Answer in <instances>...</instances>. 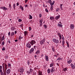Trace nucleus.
<instances>
[{
    "label": "nucleus",
    "mask_w": 75,
    "mask_h": 75,
    "mask_svg": "<svg viewBox=\"0 0 75 75\" xmlns=\"http://www.w3.org/2000/svg\"><path fill=\"white\" fill-rule=\"evenodd\" d=\"M53 41L54 42H55V43H56V44H58L59 42V40L57 39H53Z\"/></svg>",
    "instance_id": "1"
},
{
    "label": "nucleus",
    "mask_w": 75,
    "mask_h": 75,
    "mask_svg": "<svg viewBox=\"0 0 75 75\" xmlns=\"http://www.w3.org/2000/svg\"><path fill=\"white\" fill-rule=\"evenodd\" d=\"M18 72H20V73L21 72L22 73L24 71V69L23 67L21 68L20 69L18 70Z\"/></svg>",
    "instance_id": "2"
},
{
    "label": "nucleus",
    "mask_w": 75,
    "mask_h": 75,
    "mask_svg": "<svg viewBox=\"0 0 75 75\" xmlns=\"http://www.w3.org/2000/svg\"><path fill=\"white\" fill-rule=\"evenodd\" d=\"M30 44L32 45H33L34 44H35L36 43V42H35L34 40H32L30 42Z\"/></svg>",
    "instance_id": "3"
},
{
    "label": "nucleus",
    "mask_w": 75,
    "mask_h": 75,
    "mask_svg": "<svg viewBox=\"0 0 75 75\" xmlns=\"http://www.w3.org/2000/svg\"><path fill=\"white\" fill-rule=\"evenodd\" d=\"M45 42V39H44L43 40H42L40 42V43L41 45H42L44 44V43Z\"/></svg>",
    "instance_id": "4"
},
{
    "label": "nucleus",
    "mask_w": 75,
    "mask_h": 75,
    "mask_svg": "<svg viewBox=\"0 0 75 75\" xmlns=\"http://www.w3.org/2000/svg\"><path fill=\"white\" fill-rule=\"evenodd\" d=\"M10 73V69H8L6 71V73L8 75Z\"/></svg>",
    "instance_id": "5"
},
{
    "label": "nucleus",
    "mask_w": 75,
    "mask_h": 75,
    "mask_svg": "<svg viewBox=\"0 0 75 75\" xmlns=\"http://www.w3.org/2000/svg\"><path fill=\"white\" fill-rule=\"evenodd\" d=\"M27 47L28 48H31V45H30V44L29 43H28L27 45Z\"/></svg>",
    "instance_id": "6"
},
{
    "label": "nucleus",
    "mask_w": 75,
    "mask_h": 75,
    "mask_svg": "<svg viewBox=\"0 0 75 75\" xmlns=\"http://www.w3.org/2000/svg\"><path fill=\"white\" fill-rule=\"evenodd\" d=\"M33 51H34V48H32L30 50L29 53L31 54V53H32Z\"/></svg>",
    "instance_id": "7"
},
{
    "label": "nucleus",
    "mask_w": 75,
    "mask_h": 75,
    "mask_svg": "<svg viewBox=\"0 0 75 75\" xmlns=\"http://www.w3.org/2000/svg\"><path fill=\"white\" fill-rule=\"evenodd\" d=\"M4 65L5 66V71H6V70L7 69V65L6 64H4Z\"/></svg>",
    "instance_id": "8"
},
{
    "label": "nucleus",
    "mask_w": 75,
    "mask_h": 75,
    "mask_svg": "<svg viewBox=\"0 0 75 75\" xmlns=\"http://www.w3.org/2000/svg\"><path fill=\"white\" fill-rule=\"evenodd\" d=\"M70 28L71 29H74V25L73 24H71Z\"/></svg>",
    "instance_id": "9"
},
{
    "label": "nucleus",
    "mask_w": 75,
    "mask_h": 75,
    "mask_svg": "<svg viewBox=\"0 0 75 75\" xmlns=\"http://www.w3.org/2000/svg\"><path fill=\"white\" fill-rule=\"evenodd\" d=\"M45 58L46 61H48V56H45Z\"/></svg>",
    "instance_id": "10"
},
{
    "label": "nucleus",
    "mask_w": 75,
    "mask_h": 75,
    "mask_svg": "<svg viewBox=\"0 0 75 75\" xmlns=\"http://www.w3.org/2000/svg\"><path fill=\"white\" fill-rule=\"evenodd\" d=\"M59 17H60V16H59V15L58 16H56L55 17L56 20H58V19L59 18Z\"/></svg>",
    "instance_id": "11"
},
{
    "label": "nucleus",
    "mask_w": 75,
    "mask_h": 75,
    "mask_svg": "<svg viewBox=\"0 0 75 75\" xmlns=\"http://www.w3.org/2000/svg\"><path fill=\"white\" fill-rule=\"evenodd\" d=\"M54 71V67H52V69H51V72L52 73Z\"/></svg>",
    "instance_id": "12"
},
{
    "label": "nucleus",
    "mask_w": 75,
    "mask_h": 75,
    "mask_svg": "<svg viewBox=\"0 0 75 75\" xmlns=\"http://www.w3.org/2000/svg\"><path fill=\"white\" fill-rule=\"evenodd\" d=\"M51 48L52 49L53 51V52H54V51H55V49L54 48V47L52 46L51 47Z\"/></svg>",
    "instance_id": "13"
},
{
    "label": "nucleus",
    "mask_w": 75,
    "mask_h": 75,
    "mask_svg": "<svg viewBox=\"0 0 75 75\" xmlns=\"http://www.w3.org/2000/svg\"><path fill=\"white\" fill-rule=\"evenodd\" d=\"M48 2L50 4V5H51V4H52V1H51V0H50L48 1Z\"/></svg>",
    "instance_id": "14"
},
{
    "label": "nucleus",
    "mask_w": 75,
    "mask_h": 75,
    "mask_svg": "<svg viewBox=\"0 0 75 75\" xmlns=\"http://www.w3.org/2000/svg\"><path fill=\"white\" fill-rule=\"evenodd\" d=\"M71 66L72 67V68H73V69H74V68H75V67H74V66L73 64H71Z\"/></svg>",
    "instance_id": "15"
},
{
    "label": "nucleus",
    "mask_w": 75,
    "mask_h": 75,
    "mask_svg": "<svg viewBox=\"0 0 75 75\" xmlns=\"http://www.w3.org/2000/svg\"><path fill=\"white\" fill-rule=\"evenodd\" d=\"M62 58H58L57 59V60H62Z\"/></svg>",
    "instance_id": "16"
},
{
    "label": "nucleus",
    "mask_w": 75,
    "mask_h": 75,
    "mask_svg": "<svg viewBox=\"0 0 75 75\" xmlns=\"http://www.w3.org/2000/svg\"><path fill=\"white\" fill-rule=\"evenodd\" d=\"M50 20H53V19H54V17L52 16V17H51L50 18Z\"/></svg>",
    "instance_id": "17"
},
{
    "label": "nucleus",
    "mask_w": 75,
    "mask_h": 75,
    "mask_svg": "<svg viewBox=\"0 0 75 75\" xmlns=\"http://www.w3.org/2000/svg\"><path fill=\"white\" fill-rule=\"evenodd\" d=\"M14 29H15V28H14V27H12L11 28V30H12V31L14 30Z\"/></svg>",
    "instance_id": "18"
},
{
    "label": "nucleus",
    "mask_w": 75,
    "mask_h": 75,
    "mask_svg": "<svg viewBox=\"0 0 75 75\" xmlns=\"http://www.w3.org/2000/svg\"><path fill=\"white\" fill-rule=\"evenodd\" d=\"M58 26H59V27H62V25L59 23L58 24Z\"/></svg>",
    "instance_id": "19"
},
{
    "label": "nucleus",
    "mask_w": 75,
    "mask_h": 75,
    "mask_svg": "<svg viewBox=\"0 0 75 75\" xmlns=\"http://www.w3.org/2000/svg\"><path fill=\"white\" fill-rule=\"evenodd\" d=\"M20 8L21 10H24V9H23V7H22V6H20Z\"/></svg>",
    "instance_id": "20"
},
{
    "label": "nucleus",
    "mask_w": 75,
    "mask_h": 75,
    "mask_svg": "<svg viewBox=\"0 0 75 75\" xmlns=\"http://www.w3.org/2000/svg\"><path fill=\"white\" fill-rule=\"evenodd\" d=\"M71 62H72V60H70L68 62H67L68 64H70Z\"/></svg>",
    "instance_id": "21"
},
{
    "label": "nucleus",
    "mask_w": 75,
    "mask_h": 75,
    "mask_svg": "<svg viewBox=\"0 0 75 75\" xmlns=\"http://www.w3.org/2000/svg\"><path fill=\"white\" fill-rule=\"evenodd\" d=\"M29 19H32L33 18V17H32V16L31 15H29Z\"/></svg>",
    "instance_id": "22"
},
{
    "label": "nucleus",
    "mask_w": 75,
    "mask_h": 75,
    "mask_svg": "<svg viewBox=\"0 0 75 75\" xmlns=\"http://www.w3.org/2000/svg\"><path fill=\"white\" fill-rule=\"evenodd\" d=\"M24 34H25V36L28 33L27 31H25L24 32Z\"/></svg>",
    "instance_id": "23"
},
{
    "label": "nucleus",
    "mask_w": 75,
    "mask_h": 75,
    "mask_svg": "<svg viewBox=\"0 0 75 75\" xmlns=\"http://www.w3.org/2000/svg\"><path fill=\"white\" fill-rule=\"evenodd\" d=\"M30 72L32 74V72H33V69H30Z\"/></svg>",
    "instance_id": "24"
},
{
    "label": "nucleus",
    "mask_w": 75,
    "mask_h": 75,
    "mask_svg": "<svg viewBox=\"0 0 75 75\" xmlns=\"http://www.w3.org/2000/svg\"><path fill=\"white\" fill-rule=\"evenodd\" d=\"M66 43L67 44L68 47V48H69V43L68 42H66Z\"/></svg>",
    "instance_id": "25"
},
{
    "label": "nucleus",
    "mask_w": 75,
    "mask_h": 75,
    "mask_svg": "<svg viewBox=\"0 0 75 75\" xmlns=\"http://www.w3.org/2000/svg\"><path fill=\"white\" fill-rule=\"evenodd\" d=\"M4 10H8V8L6 7H4Z\"/></svg>",
    "instance_id": "26"
},
{
    "label": "nucleus",
    "mask_w": 75,
    "mask_h": 75,
    "mask_svg": "<svg viewBox=\"0 0 75 75\" xmlns=\"http://www.w3.org/2000/svg\"><path fill=\"white\" fill-rule=\"evenodd\" d=\"M63 70L64 71V72H65V71H67V68H64V69Z\"/></svg>",
    "instance_id": "27"
},
{
    "label": "nucleus",
    "mask_w": 75,
    "mask_h": 75,
    "mask_svg": "<svg viewBox=\"0 0 75 75\" xmlns=\"http://www.w3.org/2000/svg\"><path fill=\"white\" fill-rule=\"evenodd\" d=\"M44 28H47V25H44Z\"/></svg>",
    "instance_id": "28"
},
{
    "label": "nucleus",
    "mask_w": 75,
    "mask_h": 75,
    "mask_svg": "<svg viewBox=\"0 0 75 75\" xmlns=\"http://www.w3.org/2000/svg\"><path fill=\"white\" fill-rule=\"evenodd\" d=\"M40 53V51L39 50H38L36 52V54H39Z\"/></svg>",
    "instance_id": "29"
},
{
    "label": "nucleus",
    "mask_w": 75,
    "mask_h": 75,
    "mask_svg": "<svg viewBox=\"0 0 75 75\" xmlns=\"http://www.w3.org/2000/svg\"><path fill=\"white\" fill-rule=\"evenodd\" d=\"M14 35V32H12L11 33V36H13Z\"/></svg>",
    "instance_id": "30"
},
{
    "label": "nucleus",
    "mask_w": 75,
    "mask_h": 75,
    "mask_svg": "<svg viewBox=\"0 0 75 75\" xmlns=\"http://www.w3.org/2000/svg\"><path fill=\"white\" fill-rule=\"evenodd\" d=\"M47 72L48 74H49V73H50V69H48Z\"/></svg>",
    "instance_id": "31"
},
{
    "label": "nucleus",
    "mask_w": 75,
    "mask_h": 75,
    "mask_svg": "<svg viewBox=\"0 0 75 75\" xmlns=\"http://www.w3.org/2000/svg\"><path fill=\"white\" fill-rule=\"evenodd\" d=\"M50 9L51 10H53V6H52L51 7Z\"/></svg>",
    "instance_id": "32"
},
{
    "label": "nucleus",
    "mask_w": 75,
    "mask_h": 75,
    "mask_svg": "<svg viewBox=\"0 0 75 75\" xmlns=\"http://www.w3.org/2000/svg\"><path fill=\"white\" fill-rule=\"evenodd\" d=\"M13 6L14 8V9H15V8H16V4H13Z\"/></svg>",
    "instance_id": "33"
},
{
    "label": "nucleus",
    "mask_w": 75,
    "mask_h": 75,
    "mask_svg": "<svg viewBox=\"0 0 75 75\" xmlns=\"http://www.w3.org/2000/svg\"><path fill=\"white\" fill-rule=\"evenodd\" d=\"M2 41H3V40H4V36H3L2 38Z\"/></svg>",
    "instance_id": "34"
},
{
    "label": "nucleus",
    "mask_w": 75,
    "mask_h": 75,
    "mask_svg": "<svg viewBox=\"0 0 75 75\" xmlns=\"http://www.w3.org/2000/svg\"><path fill=\"white\" fill-rule=\"evenodd\" d=\"M57 34L58 35H59V37L60 36H61V35L60 33H58Z\"/></svg>",
    "instance_id": "35"
},
{
    "label": "nucleus",
    "mask_w": 75,
    "mask_h": 75,
    "mask_svg": "<svg viewBox=\"0 0 75 75\" xmlns=\"http://www.w3.org/2000/svg\"><path fill=\"white\" fill-rule=\"evenodd\" d=\"M42 19H41L40 20V23L42 24Z\"/></svg>",
    "instance_id": "36"
},
{
    "label": "nucleus",
    "mask_w": 75,
    "mask_h": 75,
    "mask_svg": "<svg viewBox=\"0 0 75 75\" xmlns=\"http://www.w3.org/2000/svg\"><path fill=\"white\" fill-rule=\"evenodd\" d=\"M45 10L46 12H47V13H48V10H47V8H45Z\"/></svg>",
    "instance_id": "37"
},
{
    "label": "nucleus",
    "mask_w": 75,
    "mask_h": 75,
    "mask_svg": "<svg viewBox=\"0 0 75 75\" xmlns=\"http://www.w3.org/2000/svg\"><path fill=\"white\" fill-rule=\"evenodd\" d=\"M2 44L3 45H4V42L3 41L2 43Z\"/></svg>",
    "instance_id": "38"
},
{
    "label": "nucleus",
    "mask_w": 75,
    "mask_h": 75,
    "mask_svg": "<svg viewBox=\"0 0 75 75\" xmlns=\"http://www.w3.org/2000/svg\"><path fill=\"white\" fill-rule=\"evenodd\" d=\"M52 66H53V64H50V67H52Z\"/></svg>",
    "instance_id": "39"
},
{
    "label": "nucleus",
    "mask_w": 75,
    "mask_h": 75,
    "mask_svg": "<svg viewBox=\"0 0 75 75\" xmlns=\"http://www.w3.org/2000/svg\"><path fill=\"white\" fill-rule=\"evenodd\" d=\"M22 21V20L20 19H19L18 20L19 22H21V21Z\"/></svg>",
    "instance_id": "40"
},
{
    "label": "nucleus",
    "mask_w": 75,
    "mask_h": 75,
    "mask_svg": "<svg viewBox=\"0 0 75 75\" xmlns=\"http://www.w3.org/2000/svg\"><path fill=\"white\" fill-rule=\"evenodd\" d=\"M5 50V48H4V47H3V48H2V51H4Z\"/></svg>",
    "instance_id": "41"
},
{
    "label": "nucleus",
    "mask_w": 75,
    "mask_h": 75,
    "mask_svg": "<svg viewBox=\"0 0 75 75\" xmlns=\"http://www.w3.org/2000/svg\"><path fill=\"white\" fill-rule=\"evenodd\" d=\"M4 7H0V8H1V9H3V10H4Z\"/></svg>",
    "instance_id": "42"
},
{
    "label": "nucleus",
    "mask_w": 75,
    "mask_h": 75,
    "mask_svg": "<svg viewBox=\"0 0 75 75\" xmlns=\"http://www.w3.org/2000/svg\"><path fill=\"white\" fill-rule=\"evenodd\" d=\"M54 1H53L52 3V6H53V5H54Z\"/></svg>",
    "instance_id": "43"
},
{
    "label": "nucleus",
    "mask_w": 75,
    "mask_h": 75,
    "mask_svg": "<svg viewBox=\"0 0 75 75\" xmlns=\"http://www.w3.org/2000/svg\"><path fill=\"white\" fill-rule=\"evenodd\" d=\"M42 16V15H41V14H40V15H39V17L40 18H41V17Z\"/></svg>",
    "instance_id": "44"
},
{
    "label": "nucleus",
    "mask_w": 75,
    "mask_h": 75,
    "mask_svg": "<svg viewBox=\"0 0 75 75\" xmlns=\"http://www.w3.org/2000/svg\"><path fill=\"white\" fill-rule=\"evenodd\" d=\"M27 72L28 73V74H30V73H31L29 71H27Z\"/></svg>",
    "instance_id": "45"
},
{
    "label": "nucleus",
    "mask_w": 75,
    "mask_h": 75,
    "mask_svg": "<svg viewBox=\"0 0 75 75\" xmlns=\"http://www.w3.org/2000/svg\"><path fill=\"white\" fill-rule=\"evenodd\" d=\"M29 31H31V27H29Z\"/></svg>",
    "instance_id": "46"
},
{
    "label": "nucleus",
    "mask_w": 75,
    "mask_h": 75,
    "mask_svg": "<svg viewBox=\"0 0 75 75\" xmlns=\"http://www.w3.org/2000/svg\"><path fill=\"white\" fill-rule=\"evenodd\" d=\"M21 36L20 35L19 37V40L21 39Z\"/></svg>",
    "instance_id": "47"
},
{
    "label": "nucleus",
    "mask_w": 75,
    "mask_h": 75,
    "mask_svg": "<svg viewBox=\"0 0 75 75\" xmlns=\"http://www.w3.org/2000/svg\"><path fill=\"white\" fill-rule=\"evenodd\" d=\"M11 65V64H10L9 63H8V67H10Z\"/></svg>",
    "instance_id": "48"
},
{
    "label": "nucleus",
    "mask_w": 75,
    "mask_h": 75,
    "mask_svg": "<svg viewBox=\"0 0 75 75\" xmlns=\"http://www.w3.org/2000/svg\"><path fill=\"white\" fill-rule=\"evenodd\" d=\"M42 25V23H40V27H41V25Z\"/></svg>",
    "instance_id": "49"
},
{
    "label": "nucleus",
    "mask_w": 75,
    "mask_h": 75,
    "mask_svg": "<svg viewBox=\"0 0 75 75\" xmlns=\"http://www.w3.org/2000/svg\"><path fill=\"white\" fill-rule=\"evenodd\" d=\"M1 75H4V74L3 73L2 71L1 72Z\"/></svg>",
    "instance_id": "50"
},
{
    "label": "nucleus",
    "mask_w": 75,
    "mask_h": 75,
    "mask_svg": "<svg viewBox=\"0 0 75 75\" xmlns=\"http://www.w3.org/2000/svg\"><path fill=\"white\" fill-rule=\"evenodd\" d=\"M59 10V8H57L56 10V11H58Z\"/></svg>",
    "instance_id": "51"
},
{
    "label": "nucleus",
    "mask_w": 75,
    "mask_h": 75,
    "mask_svg": "<svg viewBox=\"0 0 75 75\" xmlns=\"http://www.w3.org/2000/svg\"><path fill=\"white\" fill-rule=\"evenodd\" d=\"M1 68H2V66H0V70H1Z\"/></svg>",
    "instance_id": "52"
},
{
    "label": "nucleus",
    "mask_w": 75,
    "mask_h": 75,
    "mask_svg": "<svg viewBox=\"0 0 75 75\" xmlns=\"http://www.w3.org/2000/svg\"><path fill=\"white\" fill-rule=\"evenodd\" d=\"M28 1V0H25V3H27V2Z\"/></svg>",
    "instance_id": "53"
},
{
    "label": "nucleus",
    "mask_w": 75,
    "mask_h": 75,
    "mask_svg": "<svg viewBox=\"0 0 75 75\" xmlns=\"http://www.w3.org/2000/svg\"><path fill=\"white\" fill-rule=\"evenodd\" d=\"M8 36H10V32H9L8 33Z\"/></svg>",
    "instance_id": "54"
},
{
    "label": "nucleus",
    "mask_w": 75,
    "mask_h": 75,
    "mask_svg": "<svg viewBox=\"0 0 75 75\" xmlns=\"http://www.w3.org/2000/svg\"><path fill=\"white\" fill-rule=\"evenodd\" d=\"M19 4H18V3H17V4H16V6H19Z\"/></svg>",
    "instance_id": "55"
},
{
    "label": "nucleus",
    "mask_w": 75,
    "mask_h": 75,
    "mask_svg": "<svg viewBox=\"0 0 75 75\" xmlns=\"http://www.w3.org/2000/svg\"><path fill=\"white\" fill-rule=\"evenodd\" d=\"M60 8L61 9V10H62V6H60Z\"/></svg>",
    "instance_id": "56"
},
{
    "label": "nucleus",
    "mask_w": 75,
    "mask_h": 75,
    "mask_svg": "<svg viewBox=\"0 0 75 75\" xmlns=\"http://www.w3.org/2000/svg\"><path fill=\"white\" fill-rule=\"evenodd\" d=\"M28 65H30V62H28Z\"/></svg>",
    "instance_id": "57"
},
{
    "label": "nucleus",
    "mask_w": 75,
    "mask_h": 75,
    "mask_svg": "<svg viewBox=\"0 0 75 75\" xmlns=\"http://www.w3.org/2000/svg\"><path fill=\"white\" fill-rule=\"evenodd\" d=\"M15 42H17V41H18V40H15Z\"/></svg>",
    "instance_id": "58"
},
{
    "label": "nucleus",
    "mask_w": 75,
    "mask_h": 75,
    "mask_svg": "<svg viewBox=\"0 0 75 75\" xmlns=\"http://www.w3.org/2000/svg\"><path fill=\"white\" fill-rule=\"evenodd\" d=\"M59 37H60V40H61V39H62V38H61V36H60Z\"/></svg>",
    "instance_id": "59"
},
{
    "label": "nucleus",
    "mask_w": 75,
    "mask_h": 75,
    "mask_svg": "<svg viewBox=\"0 0 75 75\" xmlns=\"http://www.w3.org/2000/svg\"><path fill=\"white\" fill-rule=\"evenodd\" d=\"M62 45L63 47H64V44H62Z\"/></svg>",
    "instance_id": "60"
},
{
    "label": "nucleus",
    "mask_w": 75,
    "mask_h": 75,
    "mask_svg": "<svg viewBox=\"0 0 75 75\" xmlns=\"http://www.w3.org/2000/svg\"><path fill=\"white\" fill-rule=\"evenodd\" d=\"M15 34H16L17 33V31H15Z\"/></svg>",
    "instance_id": "61"
},
{
    "label": "nucleus",
    "mask_w": 75,
    "mask_h": 75,
    "mask_svg": "<svg viewBox=\"0 0 75 75\" xmlns=\"http://www.w3.org/2000/svg\"><path fill=\"white\" fill-rule=\"evenodd\" d=\"M9 7H10V8H11V5L9 4Z\"/></svg>",
    "instance_id": "62"
},
{
    "label": "nucleus",
    "mask_w": 75,
    "mask_h": 75,
    "mask_svg": "<svg viewBox=\"0 0 75 75\" xmlns=\"http://www.w3.org/2000/svg\"><path fill=\"white\" fill-rule=\"evenodd\" d=\"M0 72H2V70H0Z\"/></svg>",
    "instance_id": "63"
},
{
    "label": "nucleus",
    "mask_w": 75,
    "mask_h": 75,
    "mask_svg": "<svg viewBox=\"0 0 75 75\" xmlns=\"http://www.w3.org/2000/svg\"><path fill=\"white\" fill-rule=\"evenodd\" d=\"M62 44H64V41H63Z\"/></svg>",
    "instance_id": "64"
}]
</instances>
